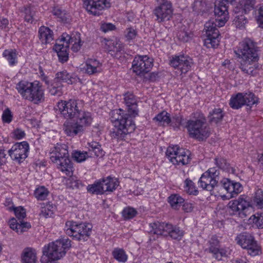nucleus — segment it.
Here are the masks:
<instances>
[{"label": "nucleus", "mask_w": 263, "mask_h": 263, "mask_svg": "<svg viewBox=\"0 0 263 263\" xmlns=\"http://www.w3.org/2000/svg\"><path fill=\"white\" fill-rule=\"evenodd\" d=\"M228 4V0H222L215 5L214 13L220 25H224L229 18Z\"/></svg>", "instance_id": "b1692460"}, {"label": "nucleus", "mask_w": 263, "mask_h": 263, "mask_svg": "<svg viewBox=\"0 0 263 263\" xmlns=\"http://www.w3.org/2000/svg\"><path fill=\"white\" fill-rule=\"evenodd\" d=\"M190 152L178 145L170 146L166 151V156L174 165H185L190 161Z\"/></svg>", "instance_id": "ddd939ff"}, {"label": "nucleus", "mask_w": 263, "mask_h": 263, "mask_svg": "<svg viewBox=\"0 0 263 263\" xmlns=\"http://www.w3.org/2000/svg\"><path fill=\"white\" fill-rule=\"evenodd\" d=\"M122 214L125 219H129L134 218L137 215V212L133 208L127 207L123 210Z\"/></svg>", "instance_id": "8fccbe9b"}, {"label": "nucleus", "mask_w": 263, "mask_h": 263, "mask_svg": "<svg viewBox=\"0 0 263 263\" xmlns=\"http://www.w3.org/2000/svg\"><path fill=\"white\" fill-rule=\"evenodd\" d=\"M258 15L257 18V22L259 27L263 28V4L260 6L258 10Z\"/></svg>", "instance_id": "052dcab7"}, {"label": "nucleus", "mask_w": 263, "mask_h": 263, "mask_svg": "<svg viewBox=\"0 0 263 263\" xmlns=\"http://www.w3.org/2000/svg\"><path fill=\"white\" fill-rule=\"evenodd\" d=\"M235 240L242 248L247 249L250 255L255 256L258 254L259 247L254 237L250 234L241 233L236 237Z\"/></svg>", "instance_id": "f3484780"}, {"label": "nucleus", "mask_w": 263, "mask_h": 263, "mask_svg": "<svg viewBox=\"0 0 263 263\" xmlns=\"http://www.w3.org/2000/svg\"><path fill=\"white\" fill-rule=\"evenodd\" d=\"M15 88L23 99L34 104H38L45 100L44 89L39 81H22L16 85Z\"/></svg>", "instance_id": "39448f33"}, {"label": "nucleus", "mask_w": 263, "mask_h": 263, "mask_svg": "<svg viewBox=\"0 0 263 263\" xmlns=\"http://www.w3.org/2000/svg\"><path fill=\"white\" fill-rule=\"evenodd\" d=\"M8 20L5 18H0V30L6 28L8 25Z\"/></svg>", "instance_id": "69168bd1"}, {"label": "nucleus", "mask_w": 263, "mask_h": 263, "mask_svg": "<svg viewBox=\"0 0 263 263\" xmlns=\"http://www.w3.org/2000/svg\"><path fill=\"white\" fill-rule=\"evenodd\" d=\"M224 114L220 108H215L210 112L208 116L209 121L211 123H218L221 122L223 118Z\"/></svg>", "instance_id": "c9c22d12"}, {"label": "nucleus", "mask_w": 263, "mask_h": 263, "mask_svg": "<svg viewBox=\"0 0 263 263\" xmlns=\"http://www.w3.org/2000/svg\"><path fill=\"white\" fill-rule=\"evenodd\" d=\"M82 100L70 99L68 101H61L58 103L57 106L61 114L65 119H72L83 107Z\"/></svg>", "instance_id": "f8f14e48"}, {"label": "nucleus", "mask_w": 263, "mask_h": 263, "mask_svg": "<svg viewBox=\"0 0 263 263\" xmlns=\"http://www.w3.org/2000/svg\"><path fill=\"white\" fill-rule=\"evenodd\" d=\"M23 263H36V254L34 250L32 248L25 249L22 255Z\"/></svg>", "instance_id": "473e14b6"}, {"label": "nucleus", "mask_w": 263, "mask_h": 263, "mask_svg": "<svg viewBox=\"0 0 263 263\" xmlns=\"http://www.w3.org/2000/svg\"><path fill=\"white\" fill-rule=\"evenodd\" d=\"M170 65L179 70L182 73H186L193 65V60L187 55L180 54L175 55L170 60Z\"/></svg>", "instance_id": "412c9836"}, {"label": "nucleus", "mask_w": 263, "mask_h": 263, "mask_svg": "<svg viewBox=\"0 0 263 263\" xmlns=\"http://www.w3.org/2000/svg\"><path fill=\"white\" fill-rule=\"evenodd\" d=\"M154 120L158 123L159 125L166 126L171 123V118L169 114L166 111H162L159 113L154 118Z\"/></svg>", "instance_id": "f704fd0d"}, {"label": "nucleus", "mask_w": 263, "mask_h": 263, "mask_svg": "<svg viewBox=\"0 0 263 263\" xmlns=\"http://www.w3.org/2000/svg\"><path fill=\"white\" fill-rule=\"evenodd\" d=\"M83 69L89 75L98 73L102 71V63L96 59H89L86 61Z\"/></svg>", "instance_id": "cd10ccee"}, {"label": "nucleus", "mask_w": 263, "mask_h": 263, "mask_svg": "<svg viewBox=\"0 0 263 263\" xmlns=\"http://www.w3.org/2000/svg\"><path fill=\"white\" fill-rule=\"evenodd\" d=\"M215 164L219 168L229 172L231 170L230 164L227 162V160L222 157H217L215 159Z\"/></svg>", "instance_id": "de8ad7c7"}, {"label": "nucleus", "mask_w": 263, "mask_h": 263, "mask_svg": "<svg viewBox=\"0 0 263 263\" xmlns=\"http://www.w3.org/2000/svg\"><path fill=\"white\" fill-rule=\"evenodd\" d=\"M253 221L260 229L263 228V213H257L253 215Z\"/></svg>", "instance_id": "6e6d98bb"}, {"label": "nucleus", "mask_w": 263, "mask_h": 263, "mask_svg": "<svg viewBox=\"0 0 263 263\" xmlns=\"http://www.w3.org/2000/svg\"><path fill=\"white\" fill-rule=\"evenodd\" d=\"M236 16L234 20V24H235L236 28L242 29L245 28V26L248 22L247 18L245 15L241 13L239 15V13H235Z\"/></svg>", "instance_id": "79ce46f5"}, {"label": "nucleus", "mask_w": 263, "mask_h": 263, "mask_svg": "<svg viewBox=\"0 0 263 263\" xmlns=\"http://www.w3.org/2000/svg\"><path fill=\"white\" fill-rule=\"evenodd\" d=\"M91 152H93L94 155L97 157H100L103 156V152L101 148V145H99V146H97L95 149H92Z\"/></svg>", "instance_id": "0e129e2a"}, {"label": "nucleus", "mask_w": 263, "mask_h": 263, "mask_svg": "<svg viewBox=\"0 0 263 263\" xmlns=\"http://www.w3.org/2000/svg\"><path fill=\"white\" fill-rule=\"evenodd\" d=\"M53 14L59 18L61 22L67 23L69 21V15L64 10L59 7H54L52 11Z\"/></svg>", "instance_id": "ea45409f"}, {"label": "nucleus", "mask_w": 263, "mask_h": 263, "mask_svg": "<svg viewBox=\"0 0 263 263\" xmlns=\"http://www.w3.org/2000/svg\"><path fill=\"white\" fill-rule=\"evenodd\" d=\"M168 201L173 209H178L182 205L184 200L178 194H173L168 197Z\"/></svg>", "instance_id": "58836bf2"}, {"label": "nucleus", "mask_w": 263, "mask_h": 263, "mask_svg": "<svg viewBox=\"0 0 263 263\" xmlns=\"http://www.w3.org/2000/svg\"><path fill=\"white\" fill-rule=\"evenodd\" d=\"M76 121L85 129V127L90 126L92 121V117L90 112L81 109L76 117Z\"/></svg>", "instance_id": "c85d7f7f"}, {"label": "nucleus", "mask_w": 263, "mask_h": 263, "mask_svg": "<svg viewBox=\"0 0 263 263\" xmlns=\"http://www.w3.org/2000/svg\"><path fill=\"white\" fill-rule=\"evenodd\" d=\"M70 45H71V50L74 52H77L81 49L82 43L79 33L75 32L71 35L64 33L61 37L57 41L53 49L61 62H65L68 60V51Z\"/></svg>", "instance_id": "20e7f679"}, {"label": "nucleus", "mask_w": 263, "mask_h": 263, "mask_svg": "<svg viewBox=\"0 0 263 263\" xmlns=\"http://www.w3.org/2000/svg\"><path fill=\"white\" fill-rule=\"evenodd\" d=\"M190 137L203 141L210 136L205 117L203 114L196 112L188 120L185 125Z\"/></svg>", "instance_id": "0eeeda50"}, {"label": "nucleus", "mask_w": 263, "mask_h": 263, "mask_svg": "<svg viewBox=\"0 0 263 263\" xmlns=\"http://www.w3.org/2000/svg\"><path fill=\"white\" fill-rule=\"evenodd\" d=\"M49 154L51 161L57 164L59 170L67 176L73 174L72 165L69 158L66 145L57 144L50 149Z\"/></svg>", "instance_id": "6e6552de"}, {"label": "nucleus", "mask_w": 263, "mask_h": 263, "mask_svg": "<svg viewBox=\"0 0 263 263\" xmlns=\"http://www.w3.org/2000/svg\"><path fill=\"white\" fill-rule=\"evenodd\" d=\"M178 38L183 42H188L191 39V36L186 32H181L178 34Z\"/></svg>", "instance_id": "e2e57ef3"}, {"label": "nucleus", "mask_w": 263, "mask_h": 263, "mask_svg": "<svg viewBox=\"0 0 263 263\" xmlns=\"http://www.w3.org/2000/svg\"><path fill=\"white\" fill-rule=\"evenodd\" d=\"M69 176L70 177L66 181V185L68 187L74 189H81L84 185L83 184L81 181L78 180L75 177Z\"/></svg>", "instance_id": "37998d69"}, {"label": "nucleus", "mask_w": 263, "mask_h": 263, "mask_svg": "<svg viewBox=\"0 0 263 263\" xmlns=\"http://www.w3.org/2000/svg\"><path fill=\"white\" fill-rule=\"evenodd\" d=\"M92 226L88 223L78 224L73 221H67L65 223L64 231L66 234L78 240H87L90 236Z\"/></svg>", "instance_id": "1a4fd4ad"}, {"label": "nucleus", "mask_w": 263, "mask_h": 263, "mask_svg": "<svg viewBox=\"0 0 263 263\" xmlns=\"http://www.w3.org/2000/svg\"><path fill=\"white\" fill-rule=\"evenodd\" d=\"M12 137L16 140L23 139L25 136V133L20 128H16L12 133Z\"/></svg>", "instance_id": "13d9d810"}, {"label": "nucleus", "mask_w": 263, "mask_h": 263, "mask_svg": "<svg viewBox=\"0 0 263 263\" xmlns=\"http://www.w3.org/2000/svg\"><path fill=\"white\" fill-rule=\"evenodd\" d=\"M63 85L55 80H53L52 83L48 86L49 92L52 96H61L63 94Z\"/></svg>", "instance_id": "4c0bfd02"}, {"label": "nucleus", "mask_w": 263, "mask_h": 263, "mask_svg": "<svg viewBox=\"0 0 263 263\" xmlns=\"http://www.w3.org/2000/svg\"><path fill=\"white\" fill-rule=\"evenodd\" d=\"M6 158V154L5 153L4 149H0V163H5Z\"/></svg>", "instance_id": "774afa93"}, {"label": "nucleus", "mask_w": 263, "mask_h": 263, "mask_svg": "<svg viewBox=\"0 0 263 263\" xmlns=\"http://www.w3.org/2000/svg\"><path fill=\"white\" fill-rule=\"evenodd\" d=\"M153 65V60L147 55L136 57L132 63L133 71L137 75L149 72Z\"/></svg>", "instance_id": "6ab92c4d"}, {"label": "nucleus", "mask_w": 263, "mask_h": 263, "mask_svg": "<svg viewBox=\"0 0 263 263\" xmlns=\"http://www.w3.org/2000/svg\"><path fill=\"white\" fill-rule=\"evenodd\" d=\"M12 114L9 108L6 109L2 115V120L5 123H10L12 120Z\"/></svg>", "instance_id": "4d7b16f0"}, {"label": "nucleus", "mask_w": 263, "mask_h": 263, "mask_svg": "<svg viewBox=\"0 0 263 263\" xmlns=\"http://www.w3.org/2000/svg\"><path fill=\"white\" fill-rule=\"evenodd\" d=\"M115 49L117 52L124 51V45L119 41H116L114 42V45H113Z\"/></svg>", "instance_id": "680f3d73"}, {"label": "nucleus", "mask_w": 263, "mask_h": 263, "mask_svg": "<svg viewBox=\"0 0 263 263\" xmlns=\"http://www.w3.org/2000/svg\"><path fill=\"white\" fill-rule=\"evenodd\" d=\"M137 35V31L133 27L126 28L125 31V36L127 41L135 39Z\"/></svg>", "instance_id": "603ef678"}, {"label": "nucleus", "mask_w": 263, "mask_h": 263, "mask_svg": "<svg viewBox=\"0 0 263 263\" xmlns=\"http://www.w3.org/2000/svg\"><path fill=\"white\" fill-rule=\"evenodd\" d=\"M65 133L69 136L74 137L82 134L84 129L77 121H66L64 124Z\"/></svg>", "instance_id": "bb28decb"}, {"label": "nucleus", "mask_w": 263, "mask_h": 263, "mask_svg": "<svg viewBox=\"0 0 263 263\" xmlns=\"http://www.w3.org/2000/svg\"><path fill=\"white\" fill-rule=\"evenodd\" d=\"M257 98L252 92H239L231 97L229 104L232 108L238 109L245 105L251 106L257 103Z\"/></svg>", "instance_id": "dca6fc26"}, {"label": "nucleus", "mask_w": 263, "mask_h": 263, "mask_svg": "<svg viewBox=\"0 0 263 263\" xmlns=\"http://www.w3.org/2000/svg\"><path fill=\"white\" fill-rule=\"evenodd\" d=\"M173 13L172 5L170 1H164L153 10V14L156 17L155 20L158 23L169 21L172 17Z\"/></svg>", "instance_id": "aec40b11"}, {"label": "nucleus", "mask_w": 263, "mask_h": 263, "mask_svg": "<svg viewBox=\"0 0 263 263\" xmlns=\"http://www.w3.org/2000/svg\"><path fill=\"white\" fill-rule=\"evenodd\" d=\"M48 194V190L43 186L37 187L34 191V196L39 200H45Z\"/></svg>", "instance_id": "c03bdc74"}, {"label": "nucleus", "mask_w": 263, "mask_h": 263, "mask_svg": "<svg viewBox=\"0 0 263 263\" xmlns=\"http://www.w3.org/2000/svg\"><path fill=\"white\" fill-rule=\"evenodd\" d=\"M116 28L115 26L110 23H103L101 25V30L104 32H107L109 31L115 30Z\"/></svg>", "instance_id": "bf43d9fd"}, {"label": "nucleus", "mask_w": 263, "mask_h": 263, "mask_svg": "<svg viewBox=\"0 0 263 263\" xmlns=\"http://www.w3.org/2000/svg\"><path fill=\"white\" fill-rule=\"evenodd\" d=\"M54 80L61 83L62 82H65L68 84H72L77 81L78 78L74 74L69 73L66 70H63L57 73Z\"/></svg>", "instance_id": "c756f323"}, {"label": "nucleus", "mask_w": 263, "mask_h": 263, "mask_svg": "<svg viewBox=\"0 0 263 263\" xmlns=\"http://www.w3.org/2000/svg\"><path fill=\"white\" fill-rule=\"evenodd\" d=\"M184 191L189 195H197L198 193L194 183L189 179L184 181Z\"/></svg>", "instance_id": "a19ab883"}, {"label": "nucleus", "mask_w": 263, "mask_h": 263, "mask_svg": "<svg viewBox=\"0 0 263 263\" xmlns=\"http://www.w3.org/2000/svg\"><path fill=\"white\" fill-rule=\"evenodd\" d=\"M73 159L77 162L80 163L85 161L89 157L87 152L74 151L72 153Z\"/></svg>", "instance_id": "49530a36"}, {"label": "nucleus", "mask_w": 263, "mask_h": 263, "mask_svg": "<svg viewBox=\"0 0 263 263\" xmlns=\"http://www.w3.org/2000/svg\"><path fill=\"white\" fill-rule=\"evenodd\" d=\"M208 248L205 251L211 253L213 258L218 260H221L223 257L227 256V251L223 248H220L219 241L216 236H213L208 243Z\"/></svg>", "instance_id": "5701e85b"}, {"label": "nucleus", "mask_w": 263, "mask_h": 263, "mask_svg": "<svg viewBox=\"0 0 263 263\" xmlns=\"http://www.w3.org/2000/svg\"><path fill=\"white\" fill-rule=\"evenodd\" d=\"M218 20L213 19L206 22L204 24V31L206 37L204 39V44L207 48H215L219 43V32L217 27L223 25H219Z\"/></svg>", "instance_id": "9b49d317"}, {"label": "nucleus", "mask_w": 263, "mask_h": 263, "mask_svg": "<svg viewBox=\"0 0 263 263\" xmlns=\"http://www.w3.org/2000/svg\"><path fill=\"white\" fill-rule=\"evenodd\" d=\"M112 255L119 262L124 263L127 260L128 256L123 249L115 248L112 251Z\"/></svg>", "instance_id": "e433bc0d"}, {"label": "nucleus", "mask_w": 263, "mask_h": 263, "mask_svg": "<svg viewBox=\"0 0 263 263\" xmlns=\"http://www.w3.org/2000/svg\"><path fill=\"white\" fill-rule=\"evenodd\" d=\"M118 185L117 180L109 176L88 185L87 190L92 194L102 195L106 192H112Z\"/></svg>", "instance_id": "9d476101"}, {"label": "nucleus", "mask_w": 263, "mask_h": 263, "mask_svg": "<svg viewBox=\"0 0 263 263\" xmlns=\"http://www.w3.org/2000/svg\"><path fill=\"white\" fill-rule=\"evenodd\" d=\"M205 2L201 0H195L193 5V8L194 11L197 12L203 11L205 7Z\"/></svg>", "instance_id": "864d4df0"}, {"label": "nucleus", "mask_w": 263, "mask_h": 263, "mask_svg": "<svg viewBox=\"0 0 263 263\" xmlns=\"http://www.w3.org/2000/svg\"><path fill=\"white\" fill-rule=\"evenodd\" d=\"M70 246V240L68 239L57 240L45 246L41 259V262L57 263V260L65 256L66 250Z\"/></svg>", "instance_id": "423d86ee"}, {"label": "nucleus", "mask_w": 263, "mask_h": 263, "mask_svg": "<svg viewBox=\"0 0 263 263\" xmlns=\"http://www.w3.org/2000/svg\"><path fill=\"white\" fill-rule=\"evenodd\" d=\"M14 211L19 222H17V220L14 218H12L9 221L10 227L18 234H22L29 230L31 228V224L30 223L23 220L26 216V210L22 206L15 208Z\"/></svg>", "instance_id": "4468645a"}, {"label": "nucleus", "mask_w": 263, "mask_h": 263, "mask_svg": "<svg viewBox=\"0 0 263 263\" xmlns=\"http://www.w3.org/2000/svg\"><path fill=\"white\" fill-rule=\"evenodd\" d=\"M99 143L96 141H91L87 143L88 146L89 151L91 152L92 149H95L97 146H99Z\"/></svg>", "instance_id": "338daca9"}, {"label": "nucleus", "mask_w": 263, "mask_h": 263, "mask_svg": "<svg viewBox=\"0 0 263 263\" xmlns=\"http://www.w3.org/2000/svg\"><path fill=\"white\" fill-rule=\"evenodd\" d=\"M18 52L15 49H6L3 53V57L7 61L11 66H15L18 62Z\"/></svg>", "instance_id": "2f4dec72"}, {"label": "nucleus", "mask_w": 263, "mask_h": 263, "mask_svg": "<svg viewBox=\"0 0 263 263\" xmlns=\"http://www.w3.org/2000/svg\"><path fill=\"white\" fill-rule=\"evenodd\" d=\"M148 227V232L149 233L166 237L168 236L172 224L168 223L157 221L149 223Z\"/></svg>", "instance_id": "393cba45"}, {"label": "nucleus", "mask_w": 263, "mask_h": 263, "mask_svg": "<svg viewBox=\"0 0 263 263\" xmlns=\"http://www.w3.org/2000/svg\"><path fill=\"white\" fill-rule=\"evenodd\" d=\"M219 175V172L216 168H209L201 175L198 181L199 186L210 192L220 186L227 191L228 199L235 197L241 191L242 186L240 183L229 179H222L218 184Z\"/></svg>", "instance_id": "f03ea898"}, {"label": "nucleus", "mask_w": 263, "mask_h": 263, "mask_svg": "<svg viewBox=\"0 0 263 263\" xmlns=\"http://www.w3.org/2000/svg\"><path fill=\"white\" fill-rule=\"evenodd\" d=\"M184 235L183 231L179 227L172 225L170 233L168 234L172 239L180 240Z\"/></svg>", "instance_id": "a18cd8bd"}, {"label": "nucleus", "mask_w": 263, "mask_h": 263, "mask_svg": "<svg viewBox=\"0 0 263 263\" xmlns=\"http://www.w3.org/2000/svg\"><path fill=\"white\" fill-rule=\"evenodd\" d=\"M229 213L232 215H237L243 218L247 216L250 203L244 198L240 197L237 199L232 200L228 204Z\"/></svg>", "instance_id": "a211bd4d"}, {"label": "nucleus", "mask_w": 263, "mask_h": 263, "mask_svg": "<svg viewBox=\"0 0 263 263\" xmlns=\"http://www.w3.org/2000/svg\"><path fill=\"white\" fill-rule=\"evenodd\" d=\"M29 145L26 141L17 142L8 151V153L11 159L20 164L28 156Z\"/></svg>", "instance_id": "2eb2a0df"}, {"label": "nucleus", "mask_w": 263, "mask_h": 263, "mask_svg": "<svg viewBox=\"0 0 263 263\" xmlns=\"http://www.w3.org/2000/svg\"><path fill=\"white\" fill-rule=\"evenodd\" d=\"M256 3V0H238L234 12L235 13H249L254 8Z\"/></svg>", "instance_id": "a878e982"}, {"label": "nucleus", "mask_w": 263, "mask_h": 263, "mask_svg": "<svg viewBox=\"0 0 263 263\" xmlns=\"http://www.w3.org/2000/svg\"><path fill=\"white\" fill-rule=\"evenodd\" d=\"M234 52L239 58L241 71L249 75H254V71L259 68L256 43L250 38H246L239 43Z\"/></svg>", "instance_id": "7ed1b4c3"}, {"label": "nucleus", "mask_w": 263, "mask_h": 263, "mask_svg": "<svg viewBox=\"0 0 263 263\" xmlns=\"http://www.w3.org/2000/svg\"><path fill=\"white\" fill-rule=\"evenodd\" d=\"M21 12L23 13L25 21L32 23L35 20V8L31 6H25L22 8Z\"/></svg>", "instance_id": "72a5a7b5"}, {"label": "nucleus", "mask_w": 263, "mask_h": 263, "mask_svg": "<svg viewBox=\"0 0 263 263\" xmlns=\"http://www.w3.org/2000/svg\"><path fill=\"white\" fill-rule=\"evenodd\" d=\"M84 6L89 13L98 15L100 11L110 7L109 0H83Z\"/></svg>", "instance_id": "4be33fe9"}, {"label": "nucleus", "mask_w": 263, "mask_h": 263, "mask_svg": "<svg viewBox=\"0 0 263 263\" xmlns=\"http://www.w3.org/2000/svg\"><path fill=\"white\" fill-rule=\"evenodd\" d=\"M53 209L54 207L52 205L46 204L45 206L42 208L40 215L45 217L50 216L52 214Z\"/></svg>", "instance_id": "5fc2aeb1"}, {"label": "nucleus", "mask_w": 263, "mask_h": 263, "mask_svg": "<svg viewBox=\"0 0 263 263\" xmlns=\"http://www.w3.org/2000/svg\"><path fill=\"white\" fill-rule=\"evenodd\" d=\"M39 39L43 44L49 43L53 40V32L49 28L42 26L39 30Z\"/></svg>", "instance_id": "7c9ffc66"}, {"label": "nucleus", "mask_w": 263, "mask_h": 263, "mask_svg": "<svg viewBox=\"0 0 263 263\" xmlns=\"http://www.w3.org/2000/svg\"><path fill=\"white\" fill-rule=\"evenodd\" d=\"M184 124V119L182 116L178 115L173 116L171 118V123L170 125L174 127H179L180 125H183Z\"/></svg>", "instance_id": "3c124183"}, {"label": "nucleus", "mask_w": 263, "mask_h": 263, "mask_svg": "<svg viewBox=\"0 0 263 263\" xmlns=\"http://www.w3.org/2000/svg\"><path fill=\"white\" fill-rule=\"evenodd\" d=\"M254 202L258 208H263V191L261 190L258 189L256 191Z\"/></svg>", "instance_id": "09e8293b"}, {"label": "nucleus", "mask_w": 263, "mask_h": 263, "mask_svg": "<svg viewBox=\"0 0 263 263\" xmlns=\"http://www.w3.org/2000/svg\"><path fill=\"white\" fill-rule=\"evenodd\" d=\"M124 99L127 107V113L121 109L113 110L110 113V120L115 127L112 137L117 139H123L136 128L133 121V118L138 115L136 97L132 93L127 92L125 94Z\"/></svg>", "instance_id": "f257e3e1"}]
</instances>
